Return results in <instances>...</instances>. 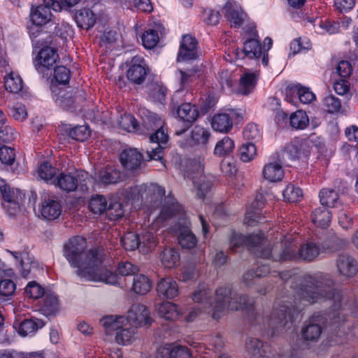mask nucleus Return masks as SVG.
<instances>
[{"label": "nucleus", "mask_w": 358, "mask_h": 358, "mask_svg": "<svg viewBox=\"0 0 358 358\" xmlns=\"http://www.w3.org/2000/svg\"><path fill=\"white\" fill-rule=\"evenodd\" d=\"M284 282L291 281L290 287L294 290V301L285 299L275 301L272 313L264 317L260 314L252 312L250 317H254V324L260 326L261 330L268 336H274L288 323H292L296 315L301 313L304 306L317 303L324 299L331 297L337 301L340 297L338 288L334 287L335 282L329 275L316 278L311 275H293L286 271L278 273Z\"/></svg>", "instance_id": "nucleus-1"}, {"label": "nucleus", "mask_w": 358, "mask_h": 358, "mask_svg": "<svg viewBox=\"0 0 358 358\" xmlns=\"http://www.w3.org/2000/svg\"><path fill=\"white\" fill-rule=\"evenodd\" d=\"M340 297L337 301L333 298L329 297L320 301L330 300L331 306L330 310L315 313L308 321H306L301 329L303 338L306 341L317 340L322 330V326L329 327L331 330L348 334V331L353 327L354 323L350 320L347 312L352 314L358 312V302L347 294L342 289H338Z\"/></svg>", "instance_id": "nucleus-2"}, {"label": "nucleus", "mask_w": 358, "mask_h": 358, "mask_svg": "<svg viewBox=\"0 0 358 358\" xmlns=\"http://www.w3.org/2000/svg\"><path fill=\"white\" fill-rule=\"evenodd\" d=\"M86 239L76 236L64 245L63 255L76 273L89 281H100L106 284H119V277L102 266L101 254L96 250H87Z\"/></svg>", "instance_id": "nucleus-3"}, {"label": "nucleus", "mask_w": 358, "mask_h": 358, "mask_svg": "<svg viewBox=\"0 0 358 358\" xmlns=\"http://www.w3.org/2000/svg\"><path fill=\"white\" fill-rule=\"evenodd\" d=\"M192 300L199 305L193 308L186 317L191 322L201 312L211 313L215 320L220 319L227 310H253L254 301L248 296L238 294L229 285L222 286L215 290V296L212 298L208 289H199L194 292Z\"/></svg>", "instance_id": "nucleus-4"}, {"label": "nucleus", "mask_w": 358, "mask_h": 358, "mask_svg": "<svg viewBox=\"0 0 358 358\" xmlns=\"http://www.w3.org/2000/svg\"><path fill=\"white\" fill-rule=\"evenodd\" d=\"M159 217L162 220L177 218V222L170 229L177 235L178 243L182 248L192 249L197 245L198 239L192 231L189 220L187 218L182 206L173 198H165Z\"/></svg>", "instance_id": "nucleus-5"}, {"label": "nucleus", "mask_w": 358, "mask_h": 358, "mask_svg": "<svg viewBox=\"0 0 358 358\" xmlns=\"http://www.w3.org/2000/svg\"><path fill=\"white\" fill-rule=\"evenodd\" d=\"M61 5L55 0H43V4L32 6L30 12V20L36 27L29 29V36L36 46L52 42V36L39 29V27L48 24L52 20L51 9L57 11L61 9Z\"/></svg>", "instance_id": "nucleus-6"}, {"label": "nucleus", "mask_w": 358, "mask_h": 358, "mask_svg": "<svg viewBox=\"0 0 358 358\" xmlns=\"http://www.w3.org/2000/svg\"><path fill=\"white\" fill-rule=\"evenodd\" d=\"M163 125V121L155 115H152L143 120L142 127L147 130L145 134L149 135L150 141L156 144V147L147 151L149 160H163L164 150L169 140L168 134L164 131Z\"/></svg>", "instance_id": "nucleus-7"}, {"label": "nucleus", "mask_w": 358, "mask_h": 358, "mask_svg": "<svg viewBox=\"0 0 358 358\" xmlns=\"http://www.w3.org/2000/svg\"><path fill=\"white\" fill-rule=\"evenodd\" d=\"M299 245L292 236L281 235L280 241L271 247L266 239V245L261 252V257L273 262L299 261Z\"/></svg>", "instance_id": "nucleus-8"}, {"label": "nucleus", "mask_w": 358, "mask_h": 358, "mask_svg": "<svg viewBox=\"0 0 358 358\" xmlns=\"http://www.w3.org/2000/svg\"><path fill=\"white\" fill-rule=\"evenodd\" d=\"M229 242L230 249L233 252H237L247 247L248 250L259 257H261V252L266 245V238L259 234L245 236L242 234L233 232Z\"/></svg>", "instance_id": "nucleus-9"}, {"label": "nucleus", "mask_w": 358, "mask_h": 358, "mask_svg": "<svg viewBox=\"0 0 358 358\" xmlns=\"http://www.w3.org/2000/svg\"><path fill=\"white\" fill-rule=\"evenodd\" d=\"M182 91H176L173 95L171 103L172 108L176 110L178 117L185 124L182 129L176 130V134L178 136L184 134L199 116V111L195 105H192L190 103H180L178 101V99L182 96Z\"/></svg>", "instance_id": "nucleus-10"}, {"label": "nucleus", "mask_w": 358, "mask_h": 358, "mask_svg": "<svg viewBox=\"0 0 358 358\" xmlns=\"http://www.w3.org/2000/svg\"><path fill=\"white\" fill-rule=\"evenodd\" d=\"M88 173L84 171L76 170L73 173H60L53 180V183L66 192L76 191L78 187L82 190L87 189Z\"/></svg>", "instance_id": "nucleus-11"}, {"label": "nucleus", "mask_w": 358, "mask_h": 358, "mask_svg": "<svg viewBox=\"0 0 358 358\" xmlns=\"http://www.w3.org/2000/svg\"><path fill=\"white\" fill-rule=\"evenodd\" d=\"M123 317L114 319L113 316H106L102 318L101 323L107 329L116 331L115 341L122 345L130 344L136 338V327H129L123 328L120 326L124 322Z\"/></svg>", "instance_id": "nucleus-12"}, {"label": "nucleus", "mask_w": 358, "mask_h": 358, "mask_svg": "<svg viewBox=\"0 0 358 358\" xmlns=\"http://www.w3.org/2000/svg\"><path fill=\"white\" fill-rule=\"evenodd\" d=\"M189 171L187 172V178L192 180L196 188V195L199 199H204L210 189L212 182L203 175V166L201 162L194 159L189 162Z\"/></svg>", "instance_id": "nucleus-13"}, {"label": "nucleus", "mask_w": 358, "mask_h": 358, "mask_svg": "<svg viewBox=\"0 0 358 358\" xmlns=\"http://www.w3.org/2000/svg\"><path fill=\"white\" fill-rule=\"evenodd\" d=\"M48 44L42 45L44 47L41 49L34 61V66L36 70L43 75H48L47 71L54 69L59 59L57 50L55 48L48 46Z\"/></svg>", "instance_id": "nucleus-14"}, {"label": "nucleus", "mask_w": 358, "mask_h": 358, "mask_svg": "<svg viewBox=\"0 0 358 358\" xmlns=\"http://www.w3.org/2000/svg\"><path fill=\"white\" fill-rule=\"evenodd\" d=\"M165 194V189L157 184L142 185L139 187H131L127 192V196L132 200L150 199L151 201L162 199Z\"/></svg>", "instance_id": "nucleus-15"}, {"label": "nucleus", "mask_w": 358, "mask_h": 358, "mask_svg": "<svg viewBox=\"0 0 358 358\" xmlns=\"http://www.w3.org/2000/svg\"><path fill=\"white\" fill-rule=\"evenodd\" d=\"M236 55L237 58L242 59L245 58L259 59L262 55V63L264 66H267L268 64V52L262 51V47L256 38L247 40L244 43L243 50H237Z\"/></svg>", "instance_id": "nucleus-16"}, {"label": "nucleus", "mask_w": 358, "mask_h": 358, "mask_svg": "<svg viewBox=\"0 0 358 358\" xmlns=\"http://www.w3.org/2000/svg\"><path fill=\"white\" fill-rule=\"evenodd\" d=\"M131 63L127 71V77L131 83L141 85L150 71L149 68L141 57H133Z\"/></svg>", "instance_id": "nucleus-17"}, {"label": "nucleus", "mask_w": 358, "mask_h": 358, "mask_svg": "<svg viewBox=\"0 0 358 358\" xmlns=\"http://www.w3.org/2000/svg\"><path fill=\"white\" fill-rule=\"evenodd\" d=\"M335 264L338 274L345 278H352L358 273V262L349 254H339Z\"/></svg>", "instance_id": "nucleus-18"}, {"label": "nucleus", "mask_w": 358, "mask_h": 358, "mask_svg": "<svg viewBox=\"0 0 358 358\" xmlns=\"http://www.w3.org/2000/svg\"><path fill=\"white\" fill-rule=\"evenodd\" d=\"M54 99L57 105L66 110H73L77 106L85 99V93L81 90L76 92L59 91L55 94Z\"/></svg>", "instance_id": "nucleus-19"}, {"label": "nucleus", "mask_w": 358, "mask_h": 358, "mask_svg": "<svg viewBox=\"0 0 358 358\" xmlns=\"http://www.w3.org/2000/svg\"><path fill=\"white\" fill-rule=\"evenodd\" d=\"M198 43L195 38L190 35H184L180 44L178 53V62H188L197 59Z\"/></svg>", "instance_id": "nucleus-20"}, {"label": "nucleus", "mask_w": 358, "mask_h": 358, "mask_svg": "<svg viewBox=\"0 0 358 358\" xmlns=\"http://www.w3.org/2000/svg\"><path fill=\"white\" fill-rule=\"evenodd\" d=\"M127 320L136 327L150 326L153 321L148 308L141 303L134 304L131 307Z\"/></svg>", "instance_id": "nucleus-21"}, {"label": "nucleus", "mask_w": 358, "mask_h": 358, "mask_svg": "<svg viewBox=\"0 0 358 358\" xmlns=\"http://www.w3.org/2000/svg\"><path fill=\"white\" fill-rule=\"evenodd\" d=\"M319 242L322 254H331L344 248L348 241L341 238L334 232H327L322 240Z\"/></svg>", "instance_id": "nucleus-22"}, {"label": "nucleus", "mask_w": 358, "mask_h": 358, "mask_svg": "<svg viewBox=\"0 0 358 358\" xmlns=\"http://www.w3.org/2000/svg\"><path fill=\"white\" fill-rule=\"evenodd\" d=\"M246 349L251 358H271L274 353L268 343L257 338H249L246 341Z\"/></svg>", "instance_id": "nucleus-23"}, {"label": "nucleus", "mask_w": 358, "mask_h": 358, "mask_svg": "<svg viewBox=\"0 0 358 358\" xmlns=\"http://www.w3.org/2000/svg\"><path fill=\"white\" fill-rule=\"evenodd\" d=\"M290 159L308 157L310 154V142L307 139L295 138L284 148Z\"/></svg>", "instance_id": "nucleus-24"}, {"label": "nucleus", "mask_w": 358, "mask_h": 358, "mask_svg": "<svg viewBox=\"0 0 358 358\" xmlns=\"http://www.w3.org/2000/svg\"><path fill=\"white\" fill-rule=\"evenodd\" d=\"M223 12L231 27H239L243 23L246 14L235 1H228L223 8Z\"/></svg>", "instance_id": "nucleus-25"}, {"label": "nucleus", "mask_w": 358, "mask_h": 358, "mask_svg": "<svg viewBox=\"0 0 358 358\" xmlns=\"http://www.w3.org/2000/svg\"><path fill=\"white\" fill-rule=\"evenodd\" d=\"M120 160L125 169L132 171L141 166L143 156L135 148H127L122 151Z\"/></svg>", "instance_id": "nucleus-26"}, {"label": "nucleus", "mask_w": 358, "mask_h": 358, "mask_svg": "<svg viewBox=\"0 0 358 358\" xmlns=\"http://www.w3.org/2000/svg\"><path fill=\"white\" fill-rule=\"evenodd\" d=\"M299 261L311 262L322 254L319 242L306 241L299 246Z\"/></svg>", "instance_id": "nucleus-27"}, {"label": "nucleus", "mask_w": 358, "mask_h": 358, "mask_svg": "<svg viewBox=\"0 0 358 358\" xmlns=\"http://www.w3.org/2000/svg\"><path fill=\"white\" fill-rule=\"evenodd\" d=\"M15 150L8 146L3 145L0 147V161L5 168L15 174H19L21 168L15 160Z\"/></svg>", "instance_id": "nucleus-28"}, {"label": "nucleus", "mask_w": 358, "mask_h": 358, "mask_svg": "<svg viewBox=\"0 0 358 358\" xmlns=\"http://www.w3.org/2000/svg\"><path fill=\"white\" fill-rule=\"evenodd\" d=\"M121 173L114 166H108L95 173L94 180L104 185L115 184L120 181Z\"/></svg>", "instance_id": "nucleus-29"}, {"label": "nucleus", "mask_w": 358, "mask_h": 358, "mask_svg": "<svg viewBox=\"0 0 358 358\" xmlns=\"http://www.w3.org/2000/svg\"><path fill=\"white\" fill-rule=\"evenodd\" d=\"M157 292L159 297L173 299L178 294V285L173 278H164L157 285Z\"/></svg>", "instance_id": "nucleus-30"}, {"label": "nucleus", "mask_w": 358, "mask_h": 358, "mask_svg": "<svg viewBox=\"0 0 358 358\" xmlns=\"http://www.w3.org/2000/svg\"><path fill=\"white\" fill-rule=\"evenodd\" d=\"M155 358H191V355L185 346H169L159 348Z\"/></svg>", "instance_id": "nucleus-31"}, {"label": "nucleus", "mask_w": 358, "mask_h": 358, "mask_svg": "<svg viewBox=\"0 0 358 358\" xmlns=\"http://www.w3.org/2000/svg\"><path fill=\"white\" fill-rule=\"evenodd\" d=\"M42 216L48 220H53L59 217L62 207L59 201L51 199H45L41 209Z\"/></svg>", "instance_id": "nucleus-32"}, {"label": "nucleus", "mask_w": 358, "mask_h": 358, "mask_svg": "<svg viewBox=\"0 0 358 358\" xmlns=\"http://www.w3.org/2000/svg\"><path fill=\"white\" fill-rule=\"evenodd\" d=\"M211 126L215 131L227 133L233 126L232 117L226 113L215 114L212 118Z\"/></svg>", "instance_id": "nucleus-33"}, {"label": "nucleus", "mask_w": 358, "mask_h": 358, "mask_svg": "<svg viewBox=\"0 0 358 358\" xmlns=\"http://www.w3.org/2000/svg\"><path fill=\"white\" fill-rule=\"evenodd\" d=\"M75 20L79 27L89 29L95 24L96 18L92 10L82 8L76 13Z\"/></svg>", "instance_id": "nucleus-34"}, {"label": "nucleus", "mask_w": 358, "mask_h": 358, "mask_svg": "<svg viewBox=\"0 0 358 358\" xmlns=\"http://www.w3.org/2000/svg\"><path fill=\"white\" fill-rule=\"evenodd\" d=\"M157 312L159 317L171 321L176 320L182 314L180 308L176 303L169 301L161 303Z\"/></svg>", "instance_id": "nucleus-35"}, {"label": "nucleus", "mask_w": 358, "mask_h": 358, "mask_svg": "<svg viewBox=\"0 0 358 358\" xmlns=\"http://www.w3.org/2000/svg\"><path fill=\"white\" fill-rule=\"evenodd\" d=\"M259 78L257 72H245L240 78V87L238 92L243 95H248L252 93L256 87Z\"/></svg>", "instance_id": "nucleus-36"}, {"label": "nucleus", "mask_w": 358, "mask_h": 358, "mask_svg": "<svg viewBox=\"0 0 358 358\" xmlns=\"http://www.w3.org/2000/svg\"><path fill=\"white\" fill-rule=\"evenodd\" d=\"M332 218L331 212L325 207H318L311 213V220L317 227L327 228Z\"/></svg>", "instance_id": "nucleus-37"}, {"label": "nucleus", "mask_w": 358, "mask_h": 358, "mask_svg": "<svg viewBox=\"0 0 358 358\" xmlns=\"http://www.w3.org/2000/svg\"><path fill=\"white\" fill-rule=\"evenodd\" d=\"M262 176L264 179L270 182H277L282 179L284 171L280 164L270 162L264 166L262 171Z\"/></svg>", "instance_id": "nucleus-38"}, {"label": "nucleus", "mask_w": 358, "mask_h": 358, "mask_svg": "<svg viewBox=\"0 0 358 358\" xmlns=\"http://www.w3.org/2000/svg\"><path fill=\"white\" fill-rule=\"evenodd\" d=\"M294 95L299 98V101L305 104L310 103L315 99V95L309 88L304 87L301 85H296L287 90V98L288 94Z\"/></svg>", "instance_id": "nucleus-39"}, {"label": "nucleus", "mask_w": 358, "mask_h": 358, "mask_svg": "<svg viewBox=\"0 0 358 358\" xmlns=\"http://www.w3.org/2000/svg\"><path fill=\"white\" fill-rule=\"evenodd\" d=\"M139 252L147 254L155 248L157 244L156 236L150 231H144L138 235Z\"/></svg>", "instance_id": "nucleus-40"}, {"label": "nucleus", "mask_w": 358, "mask_h": 358, "mask_svg": "<svg viewBox=\"0 0 358 358\" xmlns=\"http://www.w3.org/2000/svg\"><path fill=\"white\" fill-rule=\"evenodd\" d=\"M44 325L43 321L38 318L24 319L19 324L18 332L20 335L25 336L41 329Z\"/></svg>", "instance_id": "nucleus-41"}, {"label": "nucleus", "mask_w": 358, "mask_h": 358, "mask_svg": "<svg viewBox=\"0 0 358 358\" xmlns=\"http://www.w3.org/2000/svg\"><path fill=\"white\" fill-rule=\"evenodd\" d=\"M16 260H19L20 266L22 268V275L27 278L30 273L31 269L36 267V263L32 262L27 252H19L8 250Z\"/></svg>", "instance_id": "nucleus-42"}, {"label": "nucleus", "mask_w": 358, "mask_h": 358, "mask_svg": "<svg viewBox=\"0 0 358 358\" xmlns=\"http://www.w3.org/2000/svg\"><path fill=\"white\" fill-rule=\"evenodd\" d=\"M43 297L42 310L48 315L55 314L59 310V302L57 296L51 292H46Z\"/></svg>", "instance_id": "nucleus-43"}, {"label": "nucleus", "mask_w": 358, "mask_h": 358, "mask_svg": "<svg viewBox=\"0 0 358 358\" xmlns=\"http://www.w3.org/2000/svg\"><path fill=\"white\" fill-rule=\"evenodd\" d=\"M152 287L150 280L145 275H135L133 279L132 289L138 294H147Z\"/></svg>", "instance_id": "nucleus-44"}, {"label": "nucleus", "mask_w": 358, "mask_h": 358, "mask_svg": "<svg viewBox=\"0 0 358 358\" xmlns=\"http://www.w3.org/2000/svg\"><path fill=\"white\" fill-rule=\"evenodd\" d=\"M162 264L169 268L175 267L180 261L178 252L172 248H165L160 255Z\"/></svg>", "instance_id": "nucleus-45"}, {"label": "nucleus", "mask_w": 358, "mask_h": 358, "mask_svg": "<svg viewBox=\"0 0 358 358\" xmlns=\"http://www.w3.org/2000/svg\"><path fill=\"white\" fill-rule=\"evenodd\" d=\"M319 197L322 207L334 208L338 200V194L333 189L324 188L320 190Z\"/></svg>", "instance_id": "nucleus-46"}, {"label": "nucleus", "mask_w": 358, "mask_h": 358, "mask_svg": "<svg viewBox=\"0 0 358 358\" xmlns=\"http://www.w3.org/2000/svg\"><path fill=\"white\" fill-rule=\"evenodd\" d=\"M108 204V203L104 196L95 195L90 199L88 207L93 213L101 215L106 213Z\"/></svg>", "instance_id": "nucleus-47"}, {"label": "nucleus", "mask_w": 358, "mask_h": 358, "mask_svg": "<svg viewBox=\"0 0 358 358\" xmlns=\"http://www.w3.org/2000/svg\"><path fill=\"white\" fill-rule=\"evenodd\" d=\"M234 149V141L229 136H224L216 143L214 154L218 157H224L231 153Z\"/></svg>", "instance_id": "nucleus-48"}, {"label": "nucleus", "mask_w": 358, "mask_h": 358, "mask_svg": "<svg viewBox=\"0 0 358 358\" xmlns=\"http://www.w3.org/2000/svg\"><path fill=\"white\" fill-rule=\"evenodd\" d=\"M118 124L123 130L129 132H137L140 130L137 120L130 114L121 115L118 120Z\"/></svg>", "instance_id": "nucleus-49"}, {"label": "nucleus", "mask_w": 358, "mask_h": 358, "mask_svg": "<svg viewBox=\"0 0 358 358\" xmlns=\"http://www.w3.org/2000/svg\"><path fill=\"white\" fill-rule=\"evenodd\" d=\"M289 123L294 129H303L308 125L309 119L304 111L299 110L290 115Z\"/></svg>", "instance_id": "nucleus-50"}, {"label": "nucleus", "mask_w": 358, "mask_h": 358, "mask_svg": "<svg viewBox=\"0 0 358 358\" xmlns=\"http://www.w3.org/2000/svg\"><path fill=\"white\" fill-rule=\"evenodd\" d=\"M4 85L6 90L11 93H18L23 87L20 76L13 73L5 78Z\"/></svg>", "instance_id": "nucleus-51"}, {"label": "nucleus", "mask_w": 358, "mask_h": 358, "mask_svg": "<svg viewBox=\"0 0 358 358\" xmlns=\"http://www.w3.org/2000/svg\"><path fill=\"white\" fill-rule=\"evenodd\" d=\"M210 132L200 126H195L191 133V140L198 145H206L208 143Z\"/></svg>", "instance_id": "nucleus-52"}, {"label": "nucleus", "mask_w": 358, "mask_h": 358, "mask_svg": "<svg viewBox=\"0 0 358 358\" xmlns=\"http://www.w3.org/2000/svg\"><path fill=\"white\" fill-rule=\"evenodd\" d=\"M38 176L51 184L53 183L54 179L56 178L57 169L53 167L49 162H43L38 169Z\"/></svg>", "instance_id": "nucleus-53"}, {"label": "nucleus", "mask_w": 358, "mask_h": 358, "mask_svg": "<svg viewBox=\"0 0 358 358\" xmlns=\"http://www.w3.org/2000/svg\"><path fill=\"white\" fill-rule=\"evenodd\" d=\"M148 94L153 101L163 103L166 96V88L159 83H152L148 87Z\"/></svg>", "instance_id": "nucleus-54"}, {"label": "nucleus", "mask_w": 358, "mask_h": 358, "mask_svg": "<svg viewBox=\"0 0 358 358\" xmlns=\"http://www.w3.org/2000/svg\"><path fill=\"white\" fill-rule=\"evenodd\" d=\"M239 157L243 162L253 160L257 155V148L252 142L243 143L239 148Z\"/></svg>", "instance_id": "nucleus-55"}, {"label": "nucleus", "mask_w": 358, "mask_h": 358, "mask_svg": "<svg viewBox=\"0 0 358 358\" xmlns=\"http://www.w3.org/2000/svg\"><path fill=\"white\" fill-rule=\"evenodd\" d=\"M123 206L118 201H110L108 204L106 214L108 219L111 221H115L122 217L124 215Z\"/></svg>", "instance_id": "nucleus-56"}, {"label": "nucleus", "mask_w": 358, "mask_h": 358, "mask_svg": "<svg viewBox=\"0 0 358 358\" xmlns=\"http://www.w3.org/2000/svg\"><path fill=\"white\" fill-rule=\"evenodd\" d=\"M323 105L329 113H338L342 108L341 101L331 94L324 97Z\"/></svg>", "instance_id": "nucleus-57"}, {"label": "nucleus", "mask_w": 358, "mask_h": 358, "mask_svg": "<svg viewBox=\"0 0 358 358\" xmlns=\"http://www.w3.org/2000/svg\"><path fill=\"white\" fill-rule=\"evenodd\" d=\"M284 199L289 203L299 201L302 197V190L292 184L287 185L282 192Z\"/></svg>", "instance_id": "nucleus-58"}, {"label": "nucleus", "mask_w": 358, "mask_h": 358, "mask_svg": "<svg viewBox=\"0 0 358 358\" xmlns=\"http://www.w3.org/2000/svg\"><path fill=\"white\" fill-rule=\"evenodd\" d=\"M121 243L126 250H139L138 234L128 232L121 238Z\"/></svg>", "instance_id": "nucleus-59"}, {"label": "nucleus", "mask_w": 358, "mask_h": 358, "mask_svg": "<svg viewBox=\"0 0 358 358\" xmlns=\"http://www.w3.org/2000/svg\"><path fill=\"white\" fill-rule=\"evenodd\" d=\"M141 40L143 45L145 48H154L159 42L158 33L152 29H148L143 34Z\"/></svg>", "instance_id": "nucleus-60"}, {"label": "nucleus", "mask_w": 358, "mask_h": 358, "mask_svg": "<svg viewBox=\"0 0 358 358\" xmlns=\"http://www.w3.org/2000/svg\"><path fill=\"white\" fill-rule=\"evenodd\" d=\"M71 78V71L64 66H57L54 69V78L60 85L69 83Z\"/></svg>", "instance_id": "nucleus-61"}, {"label": "nucleus", "mask_w": 358, "mask_h": 358, "mask_svg": "<svg viewBox=\"0 0 358 358\" xmlns=\"http://www.w3.org/2000/svg\"><path fill=\"white\" fill-rule=\"evenodd\" d=\"M69 136L72 139L83 142L90 136V131L85 125L76 126L70 130Z\"/></svg>", "instance_id": "nucleus-62"}, {"label": "nucleus", "mask_w": 358, "mask_h": 358, "mask_svg": "<svg viewBox=\"0 0 358 358\" xmlns=\"http://www.w3.org/2000/svg\"><path fill=\"white\" fill-rule=\"evenodd\" d=\"M263 218L261 210L254 206L253 208H249L245 215V223L250 226H253L259 222Z\"/></svg>", "instance_id": "nucleus-63"}, {"label": "nucleus", "mask_w": 358, "mask_h": 358, "mask_svg": "<svg viewBox=\"0 0 358 358\" xmlns=\"http://www.w3.org/2000/svg\"><path fill=\"white\" fill-rule=\"evenodd\" d=\"M25 293L29 298L39 299L43 296L46 292H45L44 289L36 282L31 281L27 285Z\"/></svg>", "instance_id": "nucleus-64"}]
</instances>
